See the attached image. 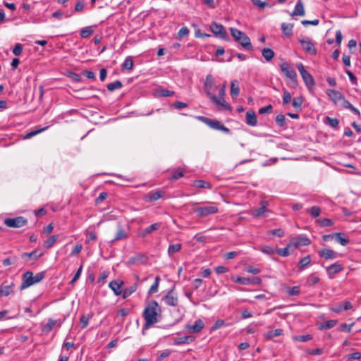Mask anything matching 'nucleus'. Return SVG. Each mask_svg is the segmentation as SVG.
I'll return each instance as SVG.
<instances>
[{
  "instance_id": "obj_1",
  "label": "nucleus",
  "mask_w": 361,
  "mask_h": 361,
  "mask_svg": "<svg viewBox=\"0 0 361 361\" xmlns=\"http://www.w3.org/2000/svg\"><path fill=\"white\" fill-rule=\"evenodd\" d=\"M159 312L160 308L156 301H151L147 304L143 312V317L145 320L144 329H148L158 322L157 317Z\"/></svg>"
},
{
  "instance_id": "obj_2",
  "label": "nucleus",
  "mask_w": 361,
  "mask_h": 361,
  "mask_svg": "<svg viewBox=\"0 0 361 361\" xmlns=\"http://www.w3.org/2000/svg\"><path fill=\"white\" fill-rule=\"evenodd\" d=\"M231 34L235 40L238 42L244 49L246 50H252V45L250 42L249 37L242 31L231 27L230 29Z\"/></svg>"
},
{
  "instance_id": "obj_3",
  "label": "nucleus",
  "mask_w": 361,
  "mask_h": 361,
  "mask_svg": "<svg viewBox=\"0 0 361 361\" xmlns=\"http://www.w3.org/2000/svg\"><path fill=\"white\" fill-rule=\"evenodd\" d=\"M44 277L43 272H39L35 276H33L32 272L27 271L23 276V283L20 286V289H25L32 285L41 281Z\"/></svg>"
},
{
  "instance_id": "obj_4",
  "label": "nucleus",
  "mask_w": 361,
  "mask_h": 361,
  "mask_svg": "<svg viewBox=\"0 0 361 361\" xmlns=\"http://www.w3.org/2000/svg\"><path fill=\"white\" fill-rule=\"evenodd\" d=\"M297 68L302 76V80H304V82L305 83L307 87L308 90H312L315 85L314 80L312 75L308 73L303 66L302 63H299L297 64Z\"/></svg>"
},
{
  "instance_id": "obj_5",
  "label": "nucleus",
  "mask_w": 361,
  "mask_h": 361,
  "mask_svg": "<svg viewBox=\"0 0 361 361\" xmlns=\"http://www.w3.org/2000/svg\"><path fill=\"white\" fill-rule=\"evenodd\" d=\"M194 212L197 216L203 218L219 212V208L214 204L198 207L194 209Z\"/></svg>"
},
{
  "instance_id": "obj_6",
  "label": "nucleus",
  "mask_w": 361,
  "mask_h": 361,
  "mask_svg": "<svg viewBox=\"0 0 361 361\" xmlns=\"http://www.w3.org/2000/svg\"><path fill=\"white\" fill-rule=\"evenodd\" d=\"M326 94L334 104L340 105L343 108L348 102L343 94L337 90L329 89L326 90Z\"/></svg>"
},
{
  "instance_id": "obj_7",
  "label": "nucleus",
  "mask_w": 361,
  "mask_h": 361,
  "mask_svg": "<svg viewBox=\"0 0 361 361\" xmlns=\"http://www.w3.org/2000/svg\"><path fill=\"white\" fill-rule=\"evenodd\" d=\"M27 224V220L23 216L7 218L4 219V224L10 228H20Z\"/></svg>"
},
{
  "instance_id": "obj_8",
  "label": "nucleus",
  "mask_w": 361,
  "mask_h": 361,
  "mask_svg": "<svg viewBox=\"0 0 361 361\" xmlns=\"http://www.w3.org/2000/svg\"><path fill=\"white\" fill-rule=\"evenodd\" d=\"M216 87L214 84V78L212 75L209 74L207 75L204 90L207 96L211 99L212 97H214V92L216 91Z\"/></svg>"
},
{
  "instance_id": "obj_9",
  "label": "nucleus",
  "mask_w": 361,
  "mask_h": 361,
  "mask_svg": "<svg viewBox=\"0 0 361 361\" xmlns=\"http://www.w3.org/2000/svg\"><path fill=\"white\" fill-rule=\"evenodd\" d=\"M311 243V240L306 236L300 235L297 237L291 238L290 243L288 244V247H294L298 248L301 246L309 245Z\"/></svg>"
},
{
  "instance_id": "obj_10",
  "label": "nucleus",
  "mask_w": 361,
  "mask_h": 361,
  "mask_svg": "<svg viewBox=\"0 0 361 361\" xmlns=\"http://www.w3.org/2000/svg\"><path fill=\"white\" fill-rule=\"evenodd\" d=\"M280 68L286 78H289L295 83L297 82V73L294 69L290 68L288 63L286 61L282 62L280 64Z\"/></svg>"
},
{
  "instance_id": "obj_11",
  "label": "nucleus",
  "mask_w": 361,
  "mask_h": 361,
  "mask_svg": "<svg viewBox=\"0 0 361 361\" xmlns=\"http://www.w3.org/2000/svg\"><path fill=\"white\" fill-rule=\"evenodd\" d=\"M299 42L302 49L311 55L317 54V49L314 47V43L312 42L310 37H305L302 39H300Z\"/></svg>"
},
{
  "instance_id": "obj_12",
  "label": "nucleus",
  "mask_w": 361,
  "mask_h": 361,
  "mask_svg": "<svg viewBox=\"0 0 361 361\" xmlns=\"http://www.w3.org/2000/svg\"><path fill=\"white\" fill-rule=\"evenodd\" d=\"M268 206V202L267 201H262L260 202V207L255 208L251 210V215L253 217H261L264 216L265 213L269 212V209H267Z\"/></svg>"
},
{
  "instance_id": "obj_13",
  "label": "nucleus",
  "mask_w": 361,
  "mask_h": 361,
  "mask_svg": "<svg viewBox=\"0 0 361 361\" xmlns=\"http://www.w3.org/2000/svg\"><path fill=\"white\" fill-rule=\"evenodd\" d=\"M210 29L212 32L215 35V36L222 39L225 38L226 31L224 26L221 24L212 23L210 25Z\"/></svg>"
},
{
  "instance_id": "obj_14",
  "label": "nucleus",
  "mask_w": 361,
  "mask_h": 361,
  "mask_svg": "<svg viewBox=\"0 0 361 361\" xmlns=\"http://www.w3.org/2000/svg\"><path fill=\"white\" fill-rule=\"evenodd\" d=\"M204 324L202 319H198L195 322L194 324H188L186 326V329L189 333L197 334L200 332L204 328Z\"/></svg>"
},
{
  "instance_id": "obj_15",
  "label": "nucleus",
  "mask_w": 361,
  "mask_h": 361,
  "mask_svg": "<svg viewBox=\"0 0 361 361\" xmlns=\"http://www.w3.org/2000/svg\"><path fill=\"white\" fill-rule=\"evenodd\" d=\"M318 255L320 257L324 258L325 259H334L339 256V254L336 252L328 248L319 250Z\"/></svg>"
},
{
  "instance_id": "obj_16",
  "label": "nucleus",
  "mask_w": 361,
  "mask_h": 361,
  "mask_svg": "<svg viewBox=\"0 0 361 361\" xmlns=\"http://www.w3.org/2000/svg\"><path fill=\"white\" fill-rule=\"evenodd\" d=\"M213 103L215 104V105L217 107H220L222 109L224 110H229L231 111L232 109L230 104H228L224 99V98H218L216 96L212 97V99H210Z\"/></svg>"
},
{
  "instance_id": "obj_17",
  "label": "nucleus",
  "mask_w": 361,
  "mask_h": 361,
  "mask_svg": "<svg viewBox=\"0 0 361 361\" xmlns=\"http://www.w3.org/2000/svg\"><path fill=\"white\" fill-rule=\"evenodd\" d=\"M173 290L169 291L167 295L163 298L164 302L170 306H176L178 305V298L173 295Z\"/></svg>"
},
{
  "instance_id": "obj_18",
  "label": "nucleus",
  "mask_w": 361,
  "mask_h": 361,
  "mask_svg": "<svg viewBox=\"0 0 361 361\" xmlns=\"http://www.w3.org/2000/svg\"><path fill=\"white\" fill-rule=\"evenodd\" d=\"M207 125L208 126H209L210 128H212L213 129H215V130H222V131L226 132V133H228L229 132V129L228 128H226V126H224L219 121L212 120V119L209 118Z\"/></svg>"
},
{
  "instance_id": "obj_19",
  "label": "nucleus",
  "mask_w": 361,
  "mask_h": 361,
  "mask_svg": "<svg viewBox=\"0 0 361 361\" xmlns=\"http://www.w3.org/2000/svg\"><path fill=\"white\" fill-rule=\"evenodd\" d=\"M353 308L351 303L349 301H345L343 303H340L331 308V310L335 313H340L343 310H348Z\"/></svg>"
},
{
  "instance_id": "obj_20",
  "label": "nucleus",
  "mask_w": 361,
  "mask_h": 361,
  "mask_svg": "<svg viewBox=\"0 0 361 361\" xmlns=\"http://www.w3.org/2000/svg\"><path fill=\"white\" fill-rule=\"evenodd\" d=\"M123 282L122 281H112L109 283V287L114 291L116 295H120L123 290H121Z\"/></svg>"
},
{
  "instance_id": "obj_21",
  "label": "nucleus",
  "mask_w": 361,
  "mask_h": 361,
  "mask_svg": "<svg viewBox=\"0 0 361 361\" xmlns=\"http://www.w3.org/2000/svg\"><path fill=\"white\" fill-rule=\"evenodd\" d=\"M163 194L164 192L159 190L154 192H149L145 195V200L148 202H154L160 199L163 196Z\"/></svg>"
},
{
  "instance_id": "obj_22",
  "label": "nucleus",
  "mask_w": 361,
  "mask_h": 361,
  "mask_svg": "<svg viewBox=\"0 0 361 361\" xmlns=\"http://www.w3.org/2000/svg\"><path fill=\"white\" fill-rule=\"evenodd\" d=\"M246 123L250 126H255L257 123V116L252 110L246 112Z\"/></svg>"
},
{
  "instance_id": "obj_23",
  "label": "nucleus",
  "mask_w": 361,
  "mask_h": 361,
  "mask_svg": "<svg viewBox=\"0 0 361 361\" xmlns=\"http://www.w3.org/2000/svg\"><path fill=\"white\" fill-rule=\"evenodd\" d=\"M334 236L335 240L343 246L347 245L350 242L349 238L343 233H335Z\"/></svg>"
},
{
  "instance_id": "obj_24",
  "label": "nucleus",
  "mask_w": 361,
  "mask_h": 361,
  "mask_svg": "<svg viewBox=\"0 0 361 361\" xmlns=\"http://www.w3.org/2000/svg\"><path fill=\"white\" fill-rule=\"evenodd\" d=\"M128 236V233L122 228L121 225H118L117 227V233L114 239H112V242L121 240L127 238Z\"/></svg>"
},
{
  "instance_id": "obj_25",
  "label": "nucleus",
  "mask_w": 361,
  "mask_h": 361,
  "mask_svg": "<svg viewBox=\"0 0 361 361\" xmlns=\"http://www.w3.org/2000/svg\"><path fill=\"white\" fill-rule=\"evenodd\" d=\"M194 341V338L191 336H185L183 337L176 338L173 340V345H180L182 344H188Z\"/></svg>"
},
{
  "instance_id": "obj_26",
  "label": "nucleus",
  "mask_w": 361,
  "mask_h": 361,
  "mask_svg": "<svg viewBox=\"0 0 361 361\" xmlns=\"http://www.w3.org/2000/svg\"><path fill=\"white\" fill-rule=\"evenodd\" d=\"M13 283L6 284V283H2L0 286V295L1 296H8L13 293Z\"/></svg>"
},
{
  "instance_id": "obj_27",
  "label": "nucleus",
  "mask_w": 361,
  "mask_h": 361,
  "mask_svg": "<svg viewBox=\"0 0 361 361\" xmlns=\"http://www.w3.org/2000/svg\"><path fill=\"white\" fill-rule=\"evenodd\" d=\"M343 269V266L341 264H338V263H334L326 268V271H328L329 274H338V273L342 271Z\"/></svg>"
},
{
  "instance_id": "obj_28",
  "label": "nucleus",
  "mask_w": 361,
  "mask_h": 361,
  "mask_svg": "<svg viewBox=\"0 0 361 361\" xmlns=\"http://www.w3.org/2000/svg\"><path fill=\"white\" fill-rule=\"evenodd\" d=\"M305 15L304 6L301 0H298V3L295 6L294 10L291 13V16H302Z\"/></svg>"
},
{
  "instance_id": "obj_29",
  "label": "nucleus",
  "mask_w": 361,
  "mask_h": 361,
  "mask_svg": "<svg viewBox=\"0 0 361 361\" xmlns=\"http://www.w3.org/2000/svg\"><path fill=\"white\" fill-rule=\"evenodd\" d=\"M161 227L160 223H155L152 224L151 226L145 228L142 233H140L141 237H145L148 234H149L151 232L155 230H158Z\"/></svg>"
},
{
  "instance_id": "obj_30",
  "label": "nucleus",
  "mask_w": 361,
  "mask_h": 361,
  "mask_svg": "<svg viewBox=\"0 0 361 361\" xmlns=\"http://www.w3.org/2000/svg\"><path fill=\"white\" fill-rule=\"evenodd\" d=\"M42 255V252H39L37 250H34L31 252H24L22 254L21 257L24 259H37Z\"/></svg>"
},
{
  "instance_id": "obj_31",
  "label": "nucleus",
  "mask_w": 361,
  "mask_h": 361,
  "mask_svg": "<svg viewBox=\"0 0 361 361\" xmlns=\"http://www.w3.org/2000/svg\"><path fill=\"white\" fill-rule=\"evenodd\" d=\"M240 93V88L238 81L235 80L231 82V95L233 98H235Z\"/></svg>"
},
{
  "instance_id": "obj_32",
  "label": "nucleus",
  "mask_w": 361,
  "mask_h": 361,
  "mask_svg": "<svg viewBox=\"0 0 361 361\" xmlns=\"http://www.w3.org/2000/svg\"><path fill=\"white\" fill-rule=\"evenodd\" d=\"M283 334L282 329H276L274 331H269L264 334V337L267 339H271L274 337L281 336Z\"/></svg>"
},
{
  "instance_id": "obj_33",
  "label": "nucleus",
  "mask_w": 361,
  "mask_h": 361,
  "mask_svg": "<svg viewBox=\"0 0 361 361\" xmlns=\"http://www.w3.org/2000/svg\"><path fill=\"white\" fill-rule=\"evenodd\" d=\"M192 186L197 188H212V185L210 183L206 182L202 180H196L193 181Z\"/></svg>"
},
{
  "instance_id": "obj_34",
  "label": "nucleus",
  "mask_w": 361,
  "mask_h": 361,
  "mask_svg": "<svg viewBox=\"0 0 361 361\" xmlns=\"http://www.w3.org/2000/svg\"><path fill=\"white\" fill-rule=\"evenodd\" d=\"M293 24L283 23L281 24V30L284 35L287 37L293 35Z\"/></svg>"
},
{
  "instance_id": "obj_35",
  "label": "nucleus",
  "mask_w": 361,
  "mask_h": 361,
  "mask_svg": "<svg viewBox=\"0 0 361 361\" xmlns=\"http://www.w3.org/2000/svg\"><path fill=\"white\" fill-rule=\"evenodd\" d=\"M262 54L267 61H271L275 55L274 51L270 48H264L262 51Z\"/></svg>"
},
{
  "instance_id": "obj_36",
  "label": "nucleus",
  "mask_w": 361,
  "mask_h": 361,
  "mask_svg": "<svg viewBox=\"0 0 361 361\" xmlns=\"http://www.w3.org/2000/svg\"><path fill=\"white\" fill-rule=\"evenodd\" d=\"M137 288V284L133 283L130 287L125 288L122 293H123V298H127L129 297L131 294H133Z\"/></svg>"
},
{
  "instance_id": "obj_37",
  "label": "nucleus",
  "mask_w": 361,
  "mask_h": 361,
  "mask_svg": "<svg viewBox=\"0 0 361 361\" xmlns=\"http://www.w3.org/2000/svg\"><path fill=\"white\" fill-rule=\"evenodd\" d=\"M147 257L142 255H138L130 259V262L132 264H142L146 262Z\"/></svg>"
},
{
  "instance_id": "obj_38",
  "label": "nucleus",
  "mask_w": 361,
  "mask_h": 361,
  "mask_svg": "<svg viewBox=\"0 0 361 361\" xmlns=\"http://www.w3.org/2000/svg\"><path fill=\"white\" fill-rule=\"evenodd\" d=\"M181 247L182 245L180 243L170 245L168 248V255L172 256L174 253L179 252Z\"/></svg>"
},
{
  "instance_id": "obj_39",
  "label": "nucleus",
  "mask_w": 361,
  "mask_h": 361,
  "mask_svg": "<svg viewBox=\"0 0 361 361\" xmlns=\"http://www.w3.org/2000/svg\"><path fill=\"white\" fill-rule=\"evenodd\" d=\"M58 239L57 235L50 236L44 243V247L47 249L51 248Z\"/></svg>"
},
{
  "instance_id": "obj_40",
  "label": "nucleus",
  "mask_w": 361,
  "mask_h": 361,
  "mask_svg": "<svg viewBox=\"0 0 361 361\" xmlns=\"http://www.w3.org/2000/svg\"><path fill=\"white\" fill-rule=\"evenodd\" d=\"M319 281H320V279L317 274H311L307 277V283L309 286H313V285H315L316 283H319Z\"/></svg>"
},
{
  "instance_id": "obj_41",
  "label": "nucleus",
  "mask_w": 361,
  "mask_h": 361,
  "mask_svg": "<svg viewBox=\"0 0 361 361\" xmlns=\"http://www.w3.org/2000/svg\"><path fill=\"white\" fill-rule=\"evenodd\" d=\"M337 323L336 320H328L321 324L319 329H329L333 328Z\"/></svg>"
},
{
  "instance_id": "obj_42",
  "label": "nucleus",
  "mask_w": 361,
  "mask_h": 361,
  "mask_svg": "<svg viewBox=\"0 0 361 361\" xmlns=\"http://www.w3.org/2000/svg\"><path fill=\"white\" fill-rule=\"evenodd\" d=\"M123 86L122 82L119 80H116L107 85V90L110 92H113L117 89L121 88Z\"/></svg>"
},
{
  "instance_id": "obj_43",
  "label": "nucleus",
  "mask_w": 361,
  "mask_h": 361,
  "mask_svg": "<svg viewBox=\"0 0 361 361\" xmlns=\"http://www.w3.org/2000/svg\"><path fill=\"white\" fill-rule=\"evenodd\" d=\"M133 66H134L133 61L132 58L129 56L125 59L124 62L122 64V68L123 69L132 70L133 68Z\"/></svg>"
},
{
  "instance_id": "obj_44",
  "label": "nucleus",
  "mask_w": 361,
  "mask_h": 361,
  "mask_svg": "<svg viewBox=\"0 0 361 361\" xmlns=\"http://www.w3.org/2000/svg\"><path fill=\"white\" fill-rule=\"evenodd\" d=\"M56 320L49 319L48 320V322L44 326V327L42 329L43 331H45V332L51 331L52 330V329L54 328V326L56 325Z\"/></svg>"
},
{
  "instance_id": "obj_45",
  "label": "nucleus",
  "mask_w": 361,
  "mask_h": 361,
  "mask_svg": "<svg viewBox=\"0 0 361 361\" xmlns=\"http://www.w3.org/2000/svg\"><path fill=\"white\" fill-rule=\"evenodd\" d=\"M308 212L312 218H316L320 215L321 209L317 206H313L308 209Z\"/></svg>"
},
{
  "instance_id": "obj_46",
  "label": "nucleus",
  "mask_w": 361,
  "mask_h": 361,
  "mask_svg": "<svg viewBox=\"0 0 361 361\" xmlns=\"http://www.w3.org/2000/svg\"><path fill=\"white\" fill-rule=\"evenodd\" d=\"M93 32L94 30L91 27H86L81 30L80 36L82 38H87L93 33Z\"/></svg>"
},
{
  "instance_id": "obj_47",
  "label": "nucleus",
  "mask_w": 361,
  "mask_h": 361,
  "mask_svg": "<svg viewBox=\"0 0 361 361\" xmlns=\"http://www.w3.org/2000/svg\"><path fill=\"white\" fill-rule=\"evenodd\" d=\"M311 262V259L309 255L302 258L298 264V267L300 269H304L306 267L308 264H310Z\"/></svg>"
},
{
  "instance_id": "obj_48",
  "label": "nucleus",
  "mask_w": 361,
  "mask_h": 361,
  "mask_svg": "<svg viewBox=\"0 0 361 361\" xmlns=\"http://www.w3.org/2000/svg\"><path fill=\"white\" fill-rule=\"evenodd\" d=\"M312 338V336L310 334L299 335V336H295L293 337V339L295 341H300V342H306L307 341H310Z\"/></svg>"
},
{
  "instance_id": "obj_49",
  "label": "nucleus",
  "mask_w": 361,
  "mask_h": 361,
  "mask_svg": "<svg viewBox=\"0 0 361 361\" xmlns=\"http://www.w3.org/2000/svg\"><path fill=\"white\" fill-rule=\"evenodd\" d=\"M286 119L284 115L279 114L276 117V122L280 127H284L286 124Z\"/></svg>"
},
{
  "instance_id": "obj_50",
  "label": "nucleus",
  "mask_w": 361,
  "mask_h": 361,
  "mask_svg": "<svg viewBox=\"0 0 361 361\" xmlns=\"http://www.w3.org/2000/svg\"><path fill=\"white\" fill-rule=\"evenodd\" d=\"M317 221L321 227H327L333 225V221L330 219H318Z\"/></svg>"
},
{
  "instance_id": "obj_51",
  "label": "nucleus",
  "mask_w": 361,
  "mask_h": 361,
  "mask_svg": "<svg viewBox=\"0 0 361 361\" xmlns=\"http://www.w3.org/2000/svg\"><path fill=\"white\" fill-rule=\"evenodd\" d=\"M160 278L159 276H157L155 278L154 283L151 286L149 293H154L158 291L159 284Z\"/></svg>"
},
{
  "instance_id": "obj_52",
  "label": "nucleus",
  "mask_w": 361,
  "mask_h": 361,
  "mask_svg": "<svg viewBox=\"0 0 361 361\" xmlns=\"http://www.w3.org/2000/svg\"><path fill=\"white\" fill-rule=\"evenodd\" d=\"M302 102H303V99L302 97H295L293 100V106L298 109H300L301 108V106L302 104Z\"/></svg>"
},
{
  "instance_id": "obj_53",
  "label": "nucleus",
  "mask_w": 361,
  "mask_h": 361,
  "mask_svg": "<svg viewBox=\"0 0 361 361\" xmlns=\"http://www.w3.org/2000/svg\"><path fill=\"white\" fill-rule=\"evenodd\" d=\"M260 250L266 255H273L276 252V249H274L270 246L265 245L260 248Z\"/></svg>"
},
{
  "instance_id": "obj_54",
  "label": "nucleus",
  "mask_w": 361,
  "mask_h": 361,
  "mask_svg": "<svg viewBox=\"0 0 361 361\" xmlns=\"http://www.w3.org/2000/svg\"><path fill=\"white\" fill-rule=\"evenodd\" d=\"M354 324H355L354 322H353L351 324L343 323L339 326V331H345V332H350L351 330V328L354 326Z\"/></svg>"
},
{
  "instance_id": "obj_55",
  "label": "nucleus",
  "mask_w": 361,
  "mask_h": 361,
  "mask_svg": "<svg viewBox=\"0 0 361 361\" xmlns=\"http://www.w3.org/2000/svg\"><path fill=\"white\" fill-rule=\"evenodd\" d=\"M48 127H44V128H40V129H38L37 130H32L30 133H28L27 135H25L24 138L25 139H29V138H31L32 137L43 132L44 130H45Z\"/></svg>"
},
{
  "instance_id": "obj_56",
  "label": "nucleus",
  "mask_w": 361,
  "mask_h": 361,
  "mask_svg": "<svg viewBox=\"0 0 361 361\" xmlns=\"http://www.w3.org/2000/svg\"><path fill=\"white\" fill-rule=\"evenodd\" d=\"M291 247H288V245L284 247V248H279V249H276V252L278 253V255H279L280 256H282V257H287L290 255V252L288 251V249L290 248Z\"/></svg>"
},
{
  "instance_id": "obj_57",
  "label": "nucleus",
  "mask_w": 361,
  "mask_h": 361,
  "mask_svg": "<svg viewBox=\"0 0 361 361\" xmlns=\"http://www.w3.org/2000/svg\"><path fill=\"white\" fill-rule=\"evenodd\" d=\"M23 49V45L20 43H18L15 45L13 49V53L15 56H20L22 54Z\"/></svg>"
},
{
  "instance_id": "obj_58",
  "label": "nucleus",
  "mask_w": 361,
  "mask_h": 361,
  "mask_svg": "<svg viewBox=\"0 0 361 361\" xmlns=\"http://www.w3.org/2000/svg\"><path fill=\"white\" fill-rule=\"evenodd\" d=\"M234 281L243 285H248L251 283V279L245 277H237Z\"/></svg>"
},
{
  "instance_id": "obj_59",
  "label": "nucleus",
  "mask_w": 361,
  "mask_h": 361,
  "mask_svg": "<svg viewBox=\"0 0 361 361\" xmlns=\"http://www.w3.org/2000/svg\"><path fill=\"white\" fill-rule=\"evenodd\" d=\"M172 353L171 350L166 349L161 352V353L159 355V356L157 358V361H161L164 360V358L169 357Z\"/></svg>"
},
{
  "instance_id": "obj_60",
  "label": "nucleus",
  "mask_w": 361,
  "mask_h": 361,
  "mask_svg": "<svg viewBox=\"0 0 361 361\" xmlns=\"http://www.w3.org/2000/svg\"><path fill=\"white\" fill-rule=\"evenodd\" d=\"M326 119L328 121V123L329 124V126H331L332 128H335L338 126L339 122L337 118H333L327 116Z\"/></svg>"
},
{
  "instance_id": "obj_61",
  "label": "nucleus",
  "mask_w": 361,
  "mask_h": 361,
  "mask_svg": "<svg viewBox=\"0 0 361 361\" xmlns=\"http://www.w3.org/2000/svg\"><path fill=\"white\" fill-rule=\"evenodd\" d=\"M291 101V95L287 90H283V104H287L290 103Z\"/></svg>"
},
{
  "instance_id": "obj_62",
  "label": "nucleus",
  "mask_w": 361,
  "mask_h": 361,
  "mask_svg": "<svg viewBox=\"0 0 361 361\" xmlns=\"http://www.w3.org/2000/svg\"><path fill=\"white\" fill-rule=\"evenodd\" d=\"M300 288L298 286H293L290 288L288 290V293L289 295H298L300 294Z\"/></svg>"
},
{
  "instance_id": "obj_63",
  "label": "nucleus",
  "mask_w": 361,
  "mask_h": 361,
  "mask_svg": "<svg viewBox=\"0 0 361 361\" xmlns=\"http://www.w3.org/2000/svg\"><path fill=\"white\" fill-rule=\"evenodd\" d=\"M343 108L350 109V111H352L354 114H357V116L360 115L359 110L357 109H356L355 107H354L348 101L347 102V103H345V105L344 106Z\"/></svg>"
},
{
  "instance_id": "obj_64",
  "label": "nucleus",
  "mask_w": 361,
  "mask_h": 361,
  "mask_svg": "<svg viewBox=\"0 0 361 361\" xmlns=\"http://www.w3.org/2000/svg\"><path fill=\"white\" fill-rule=\"evenodd\" d=\"M225 325V322L223 319H218L212 327V331L216 330Z\"/></svg>"
}]
</instances>
